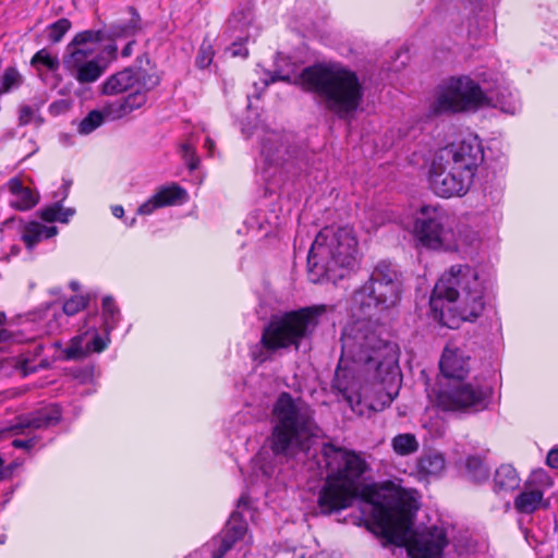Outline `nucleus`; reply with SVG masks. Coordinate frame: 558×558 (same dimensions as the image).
Instances as JSON below:
<instances>
[{
    "label": "nucleus",
    "mask_w": 558,
    "mask_h": 558,
    "mask_svg": "<svg viewBox=\"0 0 558 558\" xmlns=\"http://www.w3.org/2000/svg\"><path fill=\"white\" fill-rule=\"evenodd\" d=\"M342 356L375 368L376 383L362 385L360 376L345 367H338L332 390L351 410L364 415L390 405L400 385L399 349L395 342L380 338L377 328L367 320L348 325L342 332Z\"/></svg>",
    "instance_id": "obj_1"
},
{
    "label": "nucleus",
    "mask_w": 558,
    "mask_h": 558,
    "mask_svg": "<svg viewBox=\"0 0 558 558\" xmlns=\"http://www.w3.org/2000/svg\"><path fill=\"white\" fill-rule=\"evenodd\" d=\"M373 521L369 531L385 538V545L404 546L410 558H442L449 541L442 527L429 526L413 530V520L417 510L416 501L400 495L393 506L371 502Z\"/></svg>",
    "instance_id": "obj_2"
},
{
    "label": "nucleus",
    "mask_w": 558,
    "mask_h": 558,
    "mask_svg": "<svg viewBox=\"0 0 558 558\" xmlns=\"http://www.w3.org/2000/svg\"><path fill=\"white\" fill-rule=\"evenodd\" d=\"M284 81L314 93L326 110L339 119H351L362 104L364 89L355 72L338 63L314 64L299 75L274 73L269 82Z\"/></svg>",
    "instance_id": "obj_3"
},
{
    "label": "nucleus",
    "mask_w": 558,
    "mask_h": 558,
    "mask_svg": "<svg viewBox=\"0 0 558 558\" xmlns=\"http://www.w3.org/2000/svg\"><path fill=\"white\" fill-rule=\"evenodd\" d=\"M326 478L319 490L317 506L329 515L352 506L363 494L371 465L364 452L324 444L320 450Z\"/></svg>",
    "instance_id": "obj_4"
},
{
    "label": "nucleus",
    "mask_w": 558,
    "mask_h": 558,
    "mask_svg": "<svg viewBox=\"0 0 558 558\" xmlns=\"http://www.w3.org/2000/svg\"><path fill=\"white\" fill-rule=\"evenodd\" d=\"M487 287V280L474 267L466 264L451 266L438 279L430 296L435 318L446 324L447 310L456 312L463 320L475 319L485 307Z\"/></svg>",
    "instance_id": "obj_5"
},
{
    "label": "nucleus",
    "mask_w": 558,
    "mask_h": 558,
    "mask_svg": "<svg viewBox=\"0 0 558 558\" xmlns=\"http://www.w3.org/2000/svg\"><path fill=\"white\" fill-rule=\"evenodd\" d=\"M483 160V150L476 137H469L440 148L429 169V186L445 198L464 195L477 166Z\"/></svg>",
    "instance_id": "obj_6"
},
{
    "label": "nucleus",
    "mask_w": 558,
    "mask_h": 558,
    "mask_svg": "<svg viewBox=\"0 0 558 558\" xmlns=\"http://www.w3.org/2000/svg\"><path fill=\"white\" fill-rule=\"evenodd\" d=\"M274 425L269 437L275 454L294 458L310 448V440L317 436L318 426L314 410L302 399L288 392L278 397L272 408Z\"/></svg>",
    "instance_id": "obj_7"
},
{
    "label": "nucleus",
    "mask_w": 558,
    "mask_h": 558,
    "mask_svg": "<svg viewBox=\"0 0 558 558\" xmlns=\"http://www.w3.org/2000/svg\"><path fill=\"white\" fill-rule=\"evenodd\" d=\"M359 255L357 240L350 227H326L315 238L307 257L313 282L337 280L353 268Z\"/></svg>",
    "instance_id": "obj_8"
},
{
    "label": "nucleus",
    "mask_w": 558,
    "mask_h": 558,
    "mask_svg": "<svg viewBox=\"0 0 558 558\" xmlns=\"http://www.w3.org/2000/svg\"><path fill=\"white\" fill-rule=\"evenodd\" d=\"M325 313V305H316L272 317L265 326L259 343L252 347V359L260 364L268 361L279 349H299L301 340L314 332Z\"/></svg>",
    "instance_id": "obj_9"
},
{
    "label": "nucleus",
    "mask_w": 558,
    "mask_h": 558,
    "mask_svg": "<svg viewBox=\"0 0 558 558\" xmlns=\"http://www.w3.org/2000/svg\"><path fill=\"white\" fill-rule=\"evenodd\" d=\"M402 275L387 260L374 267L369 279L354 293L353 301L362 311L396 306L402 294Z\"/></svg>",
    "instance_id": "obj_10"
},
{
    "label": "nucleus",
    "mask_w": 558,
    "mask_h": 558,
    "mask_svg": "<svg viewBox=\"0 0 558 558\" xmlns=\"http://www.w3.org/2000/svg\"><path fill=\"white\" fill-rule=\"evenodd\" d=\"M490 101L492 98L483 93L477 83L470 77L463 76L451 78L439 90L433 104V111L441 114L476 110L480 107L489 105Z\"/></svg>",
    "instance_id": "obj_11"
},
{
    "label": "nucleus",
    "mask_w": 558,
    "mask_h": 558,
    "mask_svg": "<svg viewBox=\"0 0 558 558\" xmlns=\"http://www.w3.org/2000/svg\"><path fill=\"white\" fill-rule=\"evenodd\" d=\"M450 216L441 207L423 206L415 221V234L418 241L430 248H440L449 240Z\"/></svg>",
    "instance_id": "obj_12"
},
{
    "label": "nucleus",
    "mask_w": 558,
    "mask_h": 558,
    "mask_svg": "<svg viewBox=\"0 0 558 558\" xmlns=\"http://www.w3.org/2000/svg\"><path fill=\"white\" fill-rule=\"evenodd\" d=\"M159 84V76L142 65L125 68L109 76L101 86L102 94L117 95L129 89L142 90L145 95Z\"/></svg>",
    "instance_id": "obj_13"
},
{
    "label": "nucleus",
    "mask_w": 558,
    "mask_h": 558,
    "mask_svg": "<svg viewBox=\"0 0 558 558\" xmlns=\"http://www.w3.org/2000/svg\"><path fill=\"white\" fill-rule=\"evenodd\" d=\"M490 391L472 384L459 383L438 393V405L447 411L483 410L488 404Z\"/></svg>",
    "instance_id": "obj_14"
},
{
    "label": "nucleus",
    "mask_w": 558,
    "mask_h": 558,
    "mask_svg": "<svg viewBox=\"0 0 558 558\" xmlns=\"http://www.w3.org/2000/svg\"><path fill=\"white\" fill-rule=\"evenodd\" d=\"M260 151L267 162L278 166L299 156V148L294 145L293 136L276 131L265 133L262 138Z\"/></svg>",
    "instance_id": "obj_15"
},
{
    "label": "nucleus",
    "mask_w": 558,
    "mask_h": 558,
    "mask_svg": "<svg viewBox=\"0 0 558 558\" xmlns=\"http://www.w3.org/2000/svg\"><path fill=\"white\" fill-rule=\"evenodd\" d=\"M90 53L88 49H74L63 60L66 70L81 84L97 81L107 69V64L97 59L87 60Z\"/></svg>",
    "instance_id": "obj_16"
},
{
    "label": "nucleus",
    "mask_w": 558,
    "mask_h": 558,
    "mask_svg": "<svg viewBox=\"0 0 558 558\" xmlns=\"http://www.w3.org/2000/svg\"><path fill=\"white\" fill-rule=\"evenodd\" d=\"M439 367L446 378L463 379L469 372L468 357L453 344H448L441 355Z\"/></svg>",
    "instance_id": "obj_17"
},
{
    "label": "nucleus",
    "mask_w": 558,
    "mask_h": 558,
    "mask_svg": "<svg viewBox=\"0 0 558 558\" xmlns=\"http://www.w3.org/2000/svg\"><path fill=\"white\" fill-rule=\"evenodd\" d=\"M146 100L147 97L142 90L132 92L122 99L105 105L101 112L106 119L119 120L134 110L142 108Z\"/></svg>",
    "instance_id": "obj_18"
},
{
    "label": "nucleus",
    "mask_w": 558,
    "mask_h": 558,
    "mask_svg": "<svg viewBox=\"0 0 558 558\" xmlns=\"http://www.w3.org/2000/svg\"><path fill=\"white\" fill-rule=\"evenodd\" d=\"M513 506L518 512L530 514L541 508H548L549 502L544 500V492L541 488L525 485L524 489L515 497Z\"/></svg>",
    "instance_id": "obj_19"
},
{
    "label": "nucleus",
    "mask_w": 558,
    "mask_h": 558,
    "mask_svg": "<svg viewBox=\"0 0 558 558\" xmlns=\"http://www.w3.org/2000/svg\"><path fill=\"white\" fill-rule=\"evenodd\" d=\"M9 192L16 197L13 206L19 210H28L39 201V195L29 187L23 186L20 178L14 177L7 183Z\"/></svg>",
    "instance_id": "obj_20"
},
{
    "label": "nucleus",
    "mask_w": 558,
    "mask_h": 558,
    "mask_svg": "<svg viewBox=\"0 0 558 558\" xmlns=\"http://www.w3.org/2000/svg\"><path fill=\"white\" fill-rule=\"evenodd\" d=\"M61 420V412L58 408L39 411L28 417H21L15 428L43 429L56 425Z\"/></svg>",
    "instance_id": "obj_21"
},
{
    "label": "nucleus",
    "mask_w": 558,
    "mask_h": 558,
    "mask_svg": "<svg viewBox=\"0 0 558 558\" xmlns=\"http://www.w3.org/2000/svg\"><path fill=\"white\" fill-rule=\"evenodd\" d=\"M446 469V460L442 453L432 451L422 454L416 462V470L421 477H438Z\"/></svg>",
    "instance_id": "obj_22"
},
{
    "label": "nucleus",
    "mask_w": 558,
    "mask_h": 558,
    "mask_svg": "<svg viewBox=\"0 0 558 558\" xmlns=\"http://www.w3.org/2000/svg\"><path fill=\"white\" fill-rule=\"evenodd\" d=\"M57 233L58 228L54 226L46 227L40 222L31 221L24 227L22 240L28 250H33L43 239H50L57 235Z\"/></svg>",
    "instance_id": "obj_23"
},
{
    "label": "nucleus",
    "mask_w": 558,
    "mask_h": 558,
    "mask_svg": "<svg viewBox=\"0 0 558 558\" xmlns=\"http://www.w3.org/2000/svg\"><path fill=\"white\" fill-rule=\"evenodd\" d=\"M520 476L510 464L500 465L495 473L494 484L497 492L514 490L520 485Z\"/></svg>",
    "instance_id": "obj_24"
},
{
    "label": "nucleus",
    "mask_w": 558,
    "mask_h": 558,
    "mask_svg": "<svg viewBox=\"0 0 558 558\" xmlns=\"http://www.w3.org/2000/svg\"><path fill=\"white\" fill-rule=\"evenodd\" d=\"M75 214L73 208H64L61 202H56L38 211L39 217L46 222L59 221L66 223Z\"/></svg>",
    "instance_id": "obj_25"
},
{
    "label": "nucleus",
    "mask_w": 558,
    "mask_h": 558,
    "mask_svg": "<svg viewBox=\"0 0 558 558\" xmlns=\"http://www.w3.org/2000/svg\"><path fill=\"white\" fill-rule=\"evenodd\" d=\"M120 310L116 305L111 296H105L102 300V329L104 332H110L118 326L120 322Z\"/></svg>",
    "instance_id": "obj_26"
},
{
    "label": "nucleus",
    "mask_w": 558,
    "mask_h": 558,
    "mask_svg": "<svg viewBox=\"0 0 558 558\" xmlns=\"http://www.w3.org/2000/svg\"><path fill=\"white\" fill-rule=\"evenodd\" d=\"M252 23V12L248 9H241L234 12L231 17L228 20L229 29L235 34L240 33L244 36H236L235 38L239 40L247 39L248 35L246 33L248 26Z\"/></svg>",
    "instance_id": "obj_27"
},
{
    "label": "nucleus",
    "mask_w": 558,
    "mask_h": 558,
    "mask_svg": "<svg viewBox=\"0 0 558 558\" xmlns=\"http://www.w3.org/2000/svg\"><path fill=\"white\" fill-rule=\"evenodd\" d=\"M391 447L398 456H410L418 450V441L415 435L410 433L399 434L391 439Z\"/></svg>",
    "instance_id": "obj_28"
},
{
    "label": "nucleus",
    "mask_w": 558,
    "mask_h": 558,
    "mask_svg": "<svg viewBox=\"0 0 558 558\" xmlns=\"http://www.w3.org/2000/svg\"><path fill=\"white\" fill-rule=\"evenodd\" d=\"M468 476L474 482L486 481L489 476V470L478 457H469L465 462Z\"/></svg>",
    "instance_id": "obj_29"
},
{
    "label": "nucleus",
    "mask_w": 558,
    "mask_h": 558,
    "mask_svg": "<svg viewBox=\"0 0 558 558\" xmlns=\"http://www.w3.org/2000/svg\"><path fill=\"white\" fill-rule=\"evenodd\" d=\"M184 194V191L178 185H172L168 187L160 189L155 195L154 198L157 202V206L165 207L169 205L175 204L178 199H180Z\"/></svg>",
    "instance_id": "obj_30"
},
{
    "label": "nucleus",
    "mask_w": 558,
    "mask_h": 558,
    "mask_svg": "<svg viewBox=\"0 0 558 558\" xmlns=\"http://www.w3.org/2000/svg\"><path fill=\"white\" fill-rule=\"evenodd\" d=\"M84 335L75 336L63 350L65 360H82L90 352L89 345L83 347Z\"/></svg>",
    "instance_id": "obj_31"
},
{
    "label": "nucleus",
    "mask_w": 558,
    "mask_h": 558,
    "mask_svg": "<svg viewBox=\"0 0 558 558\" xmlns=\"http://www.w3.org/2000/svg\"><path fill=\"white\" fill-rule=\"evenodd\" d=\"M105 35L102 31H84L75 35L72 41L68 45V54L74 49H81L80 46L87 43H98L104 40Z\"/></svg>",
    "instance_id": "obj_32"
},
{
    "label": "nucleus",
    "mask_w": 558,
    "mask_h": 558,
    "mask_svg": "<svg viewBox=\"0 0 558 558\" xmlns=\"http://www.w3.org/2000/svg\"><path fill=\"white\" fill-rule=\"evenodd\" d=\"M132 19L125 24H118L112 27L111 35L114 37L130 36L140 29V15L135 9L130 8Z\"/></svg>",
    "instance_id": "obj_33"
},
{
    "label": "nucleus",
    "mask_w": 558,
    "mask_h": 558,
    "mask_svg": "<svg viewBox=\"0 0 558 558\" xmlns=\"http://www.w3.org/2000/svg\"><path fill=\"white\" fill-rule=\"evenodd\" d=\"M71 28V22L63 17L58 20L57 22L50 24L46 28L47 38L51 43H59L65 33Z\"/></svg>",
    "instance_id": "obj_34"
},
{
    "label": "nucleus",
    "mask_w": 558,
    "mask_h": 558,
    "mask_svg": "<svg viewBox=\"0 0 558 558\" xmlns=\"http://www.w3.org/2000/svg\"><path fill=\"white\" fill-rule=\"evenodd\" d=\"M104 114L101 111H90L80 123L78 133L87 135L100 126L104 122Z\"/></svg>",
    "instance_id": "obj_35"
},
{
    "label": "nucleus",
    "mask_w": 558,
    "mask_h": 558,
    "mask_svg": "<svg viewBox=\"0 0 558 558\" xmlns=\"http://www.w3.org/2000/svg\"><path fill=\"white\" fill-rule=\"evenodd\" d=\"M246 531V523L242 520L240 513L234 511L227 523L226 532L239 541L244 536Z\"/></svg>",
    "instance_id": "obj_36"
},
{
    "label": "nucleus",
    "mask_w": 558,
    "mask_h": 558,
    "mask_svg": "<svg viewBox=\"0 0 558 558\" xmlns=\"http://www.w3.org/2000/svg\"><path fill=\"white\" fill-rule=\"evenodd\" d=\"M1 82L0 93H8L22 84V76L16 69L8 68L2 75Z\"/></svg>",
    "instance_id": "obj_37"
},
{
    "label": "nucleus",
    "mask_w": 558,
    "mask_h": 558,
    "mask_svg": "<svg viewBox=\"0 0 558 558\" xmlns=\"http://www.w3.org/2000/svg\"><path fill=\"white\" fill-rule=\"evenodd\" d=\"M31 64L37 66L43 64L50 71H56L59 68V60L57 57L51 56L46 49H41L34 54Z\"/></svg>",
    "instance_id": "obj_38"
},
{
    "label": "nucleus",
    "mask_w": 558,
    "mask_h": 558,
    "mask_svg": "<svg viewBox=\"0 0 558 558\" xmlns=\"http://www.w3.org/2000/svg\"><path fill=\"white\" fill-rule=\"evenodd\" d=\"M214 58L213 46L209 41L204 40L199 47L197 57H196V65L199 69H206L209 66Z\"/></svg>",
    "instance_id": "obj_39"
},
{
    "label": "nucleus",
    "mask_w": 558,
    "mask_h": 558,
    "mask_svg": "<svg viewBox=\"0 0 558 558\" xmlns=\"http://www.w3.org/2000/svg\"><path fill=\"white\" fill-rule=\"evenodd\" d=\"M88 300L85 296L76 295L63 304V313L68 316L75 315L87 306Z\"/></svg>",
    "instance_id": "obj_40"
},
{
    "label": "nucleus",
    "mask_w": 558,
    "mask_h": 558,
    "mask_svg": "<svg viewBox=\"0 0 558 558\" xmlns=\"http://www.w3.org/2000/svg\"><path fill=\"white\" fill-rule=\"evenodd\" d=\"M180 148L189 169L191 171L195 170L198 167L199 158L196 156L194 147L189 143H184Z\"/></svg>",
    "instance_id": "obj_41"
},
{
    "label": "nucleus",
    "mask_w": 558,
    "mask_h": 558,
    "mask_svg": "<svg viewBox=\"0 0 558 558\" xmlns=\"http://www.w3.org/2000/svg\"><path fill=\"white\" fill-rule=\"evenodd\" d=\"M238 539L232 535L225 532L220 537V545L217 550L213 553L211 558H222L227 551H229Z\"/></svg>",
    "instance_id": "obj_42"
},
{
    "label": "nucleus",
    "mask_w": 558,
    "mask_h": 558,
    "mask_svg": "<svg viewBox=\"0 0 558 558\" xmlns=\"http://www.w3.org/2000/svg\"><path fill=\"white\" fill-rule=\"evenodd\" d=\"M19 367L24 373V375H27L29 373L36 372L38 368H49L50 363L47 360H41L37 366L31 367L28 364L31 363V359L24 354H22L19 357Z\"/></svg>",
    "instance_id": "obj_43"
},
{
    "label": "nucleus",
    "mask_w": 558,
    "mask_h": 558,
    "mask_svg": "<svg viewBox=\"0 0 558 558\" xmlns=\"http://www.w3.org/2000/svg\"><path fill=\"white\" fill-rule=\"evenodd\" d=\"M38 110H39V107H32L28 105L21 106L20 111H19L20 125L28 124L33 119L36 118V113Z\"/></svg>",
    "instance_id": "obj_44"
},
{
    "label": "nucleus",
    "mask_w": 558,
    "mask_h": 558,
    "mask_svg": "<svg viewBox=\"0 0 558 558\" xmlns=\"http://www.w3.org/2000/svg\"><path fill=\"white\" fill-rule=\"evenodd\" d=\"M109 343H110L109 335L106 333L105 337H101L98 333H95L92 342L88 343L87 345H89L90 352L93 351L96 353H100L107 349Z\"/></svg>",
    "instance_id": "obj_45"
},
{
    "label": "nucleus",
    "mask_w": 558,
    "mask_h": 558,
    "mask_svg": "<svg viewBox=\"0 0 558 558\" xmlns=\"http://www.w3.org/2000/svg\"><path fill=\"white\" fill-rule=\"evenodd\" d=\"M157 208H160V207L157 206V202L155 201V198L153 196L150 199H148L147 202H145L137 208V214L149 215Z\"/></svg>",
    "instance_id": "obj_46"
},
{
    "label": "nucleus",
    "mask_w": 558,
    "mask_h": 558,
    "mask_svg": "<svg viewBox=\"0 0 558 558\" xmlns=\"http://www.w3.org/2000/svg\"><path fill=\"white\" fill-rule=\"evenodd\" d=\"M36 441H37L36 437L27 439V440L14 439L12 441V446L17 449L29 450L35 446Z\"/></svg>",
    "instance_id": "obj_47"
},
{
    "label": "nucleus",
    "mask_w": 558,
    "mask_h": 558,
    "mask_svg": "<svg viewBox=\"0 0 558 558\" xmlns=\"http://www.w3.org/2000/svg\"><path fill=\"white\" fill-rule=\"evenodd\" d=\"M532 476H533V481H536L544 486L549 487L553 484L551 480L546 474V472H544L542 470L534 472Z\"/></svg>",
    "instance_id": "obj_48"
},
{
    "label": "nucleus",
    "mask_w": 558,
    "mask_h": 558,
    "mask_svg": "<svg viewBox=\"0 0 558 558\" xmlns=\"http://www.w3.org/2000/svg\"><path fill=\"white\" fill-rule=\"evenodd\" d=\"M546 461L550 468L557 469L558 468V449H551L547 454Z\"/></svg>",
    "instance_id": "obj_49"
},
{
    "label": "nucleus",
    "mask_w": 558,
    "mask_h": 558,
    "mask_svg": "<svg viewBox=\"0 0 558 558\" xmlns=\"http://www.w3.org/2000/svg\"><path fill=\"white\" fill-rule=\"evenodd\" d=\"M111 210H112V215H113L114 217H117V218H122V217H123V215H124V209H123V207H122V206H120V205H116V206H113V207L111 208Z\"/></svg>",
    "instance_id": "obj_50"
},
{
    "label": "nucleus",
    "mask_w": 558,
    "mask_h": 558,
    "mask_svg": "<svg viewBox=\"0 0 558 558\" xmlns=\"http://www.w3.org/2000/svg\"><path fill=\"white\" fill-rule=\"evenodd\" d=\"M205 147L208 149V151L211 154L215 147V143L211 138L207 137L205 141Z\"/></svg>",
    "instance_id": "obj_51"
},
{
    "label": "nucleus",
    "mask_w": 558,
    "mask_h": 558,
    "mask_svg": "<svg viewBox=\"0 0 558 558\" xmlns=\"http://www.w3.org/2000/svg\"><path fill=\"white\" fill-rule=\"evenodd\" d=\"M43 350H44V345H43V344H40V343H38V344H36V345H35V348H34V350H33L32 354H33L34 356H38V355H40V354H41Z\"/></svg>",
    "instance_id": "obj_52"
},
{
    "label": "nucleus",
    "mask_w": 558,
    "mask_h": 558,
    "mask_svg": "<svg viewBox=\"0 0 558 558\" xmlns=\"http://www.w3.org/2000/svg\"><path fill=\"white\" fill-rule=\"evenodd\" d=\"M10 338V332L5 329H0V342L7 341Z\"/></svg>",
    "instance_id": "obj_53"
},
{
    "label": "nucleus",
    "mask_w": 558,
    "mask_h": 558,
    "mask_svg": "<svg viewBox=\"0 0 558 558\" xmlns=\"http://www.w3.org/2000/svg\"><path fill=\"white\" fill-rule=\"evenodd\" d=\"M247 504H248V498L243 495L238 500V508H240L241 506H247Z\"/></svg>",
    "instance_id": "obj_54"
},
{
    "label": "nucleus",
    "mask_w": 558,
    "mask_h": 558,
    "mask_svg": "<svg viewBox=\"0 0 558 558\" xmlns=\"http://www.w3.org/2000/svg\"><path fill=\"white\" fill-rule=\"evenodd\" d=\"M15 427H16V424H15V425H13V426H11V427H10V432H12L13 434H16V435L23 434V430H24L25 428H21V427L15 428Z\"/></svg>",
    "instance_id": "obj_55"
},
{
    "label": "nucleus",
    "mask_w": 558,
    "mask_h": 558,
    "mask_svg": "<svg viewBox=\"0 0 558 558\" xmlns=\"http://www.w3.org/2000/svg\"><path fill=\"white\" fill-rule=\"evenodd\" d=\"M70 184H71L70 181H64V184H63L64 192H63V197H62L63 199L66 198V196H68Z\"/></svg>",
    "instance_id": "obj_56"
},
{
    "label": "nucleus",
    "mask_w": 558,
    "mask_h": 558,
    "mask_svg": "<svg viewBox=\"0 0 558 558\" xmlns=\"http://www.w3.org/2000/svg\"><path fill=\"white\" fill-rule=\"evenodd\" d=\"M122 54H123L124 57H128V56H130V54H131V43H130V44H128V45L124 47V49L122 50Z\"/></svg>",
    "instance_id": "obj_57"
},
{
    "label": "nucleus",
    "mask_w": 558,
    "mask_h": 558,
    "mask_svg": "<svg viewBox=\"0 0 558 558\" xmlns=\"http://www.w3.org/2000/svg\"><path fill=\"white\" fill-rule=\"evenodd\" d=\"M232 54H233V56H240V54H242V56H246V54H247V50H244V52H241V50H240V49H235V48H234V49H232Z\"/></svg>",
    "instance_id": "obj_58"
},
{
    "label": "nucleus",
    "mask_w": 558,
    "mask_h": 558,
    "mask_svg": "<svg viewBox=\"0 0 558 558\" xmlns=\"http://www.w3.org/2000/svg\"><path fill=\"white\" fill-rule=\"evenodd\" d=\"M3 465H4V461L0 457V481L3 478Z\"/></svg>",
    "instance_id": "obj_59"
},
{
    "label": "nucleus",
    "mask_w": 558,
    "mask_h": 558,
    "mask_svg": "<svg viewBox=\"0 0 558 558\" xmlns=\"http://www.w3.org/2000/svg\"><path fill=\"white\" fill-rule=\"evenodd\" d=\"M7 316L3 312H0V326L4 324Z\"/></svg>",
    "instance_id": "obj_60"
},
{
    "label": "nucleus",
    "mask_w": 558,
    "mask_h": 558,
    "mask_svg": "<svg viewBox=\"0 0 558 558\" xmlns=\"http://www.w3.org/2000/svg\"><path fill=\"white\" fill-rule=\"evenodd\" d=\"M71 288H72V290L76 291L78 289V283L71 282Z\"/></svg>",
    "instance_id": "obj_61"
},
{
    "label": "nucleus",
    "mask_w": 558,
    "mask_h": 558,
    "mask_svg": "<svg viewBox=\"0 0 558 558\" xmlns=\"http://www.w3.org/2000/svg\"><path fill=\"white\" fill-rule=\"evenodd\" d=\"M143 60H145V61H146V63H147V64H149V60H148V58H147V57H145V56H144L143 58H140V59H138L140 63H142V62H143Z\"/></svg>",
    "instance_id": "obj_62"
},
{
    "label": "nucleus",
    "mask_w": 558,
    "mask_h": 558,
    "mask_svg": "<svg viewBox=\"0 0 558 558\" xmlns=\"http://www.w3.org/2000/svg\"><path fill=\"white\" fill-rule=\"evenodd\" d=\"M53 345H54L56 348H61V343H60L59 341L54 342V343H53Z\"/></svg>",
    "instance_id": "obj_63"
},
{
    "label": "nucleus",
    "mask_w": 558,
    "mask_h": 558,
    "mask_svg": "<svg viewBox=\"0 0 558 558\" xmlns=\"http://www.w3.org/2000/svg\"><path fill=\"white\" fill-rule=\"evenodd\" d=\"M36 119H37V121H38V123H39V124H41V123H43V119H41V118H39V117H38V118H36Z\"/></svg>",
    "instance_id": "obj_64"
}]
</instances>
